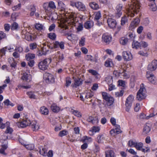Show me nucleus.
I'll return each instance as SVG.
<instances>
[{
  "instance_id": "37",
  "label": "nucleus",
  "mask_w": 157,
  "mask_h": 157,
  "mask_svg": "<svg viewBox=\"0 0 157 157\" xmlns=\"http://www.w3.org/2000/svg\"><path fill=\"white\" fill-rule=\"evenodd\" d=\"M34 93L32 91H28L26 94L29 96V98L31 99H36V96L34 94Z\"/></svg>"
},
{
  "instance_id": "55",
  "label": "nucleus",
  "mask_w": 157,
  "mask_h": 157,
  "mask_svg": "<svg viewBox=\"0 0 157 157\" xmlns=\"http://www.w3.org/2000/svg\"><path fill=\"white\" fill-rule=\"evenodd\" d=\"M97 140L98 143L102 142L104 140V137L103 135H99L97 137Z\"/></svg>"
},
{
  "instance_id": "12",
  "label": "nucleus",
  "mask_w": 157,
  "mask_h": 157,
  "mask_svg": "<svg viewBox=\"0 0 157 157\" xmlns=\"http://www.w3.org/2000/svg\"><path fill=\"white\" fill-rule=\"evenodd\" d=\"M107 22L108 26L111 29L115 28L117 25L116 21L114 19L112 18H109L107 19Z\"/></svg>"
},
{
  "instance_id": "54",
  "label": "nucleus",
  "mask_w": 157,
  "mask_h": 157,
  "mask_svg": "<svg viewBox=\"0 0 157 157\" xmlns=\"http://www.w3.org/2000/svg\"><path fill=\"white\" fill-rule=\"evenodd\" d=\"M124 91L121 90L120 92H117L115 93V95L116 97L122 96L124 94Z\"/></svg>"
},
{
  "instance_id": "52",
  "label": "nucleus",
  "mask_w": 157,
  "mask_h": 157,
  "mask_svg": "<svg viewBox=\"0 0 157 157\" xmlns=\"http://www.w3.org/2000/svg\"><path fill=\"white\" fill-rule=\"evenodd\" d=\"M43 7L45 9V12L47 13L50 12V11H49V7L48 6V4L47 3H45L43 4Z\"/></svg>"
},
{
  "instance_id": "2",
  "label": "nucleus",
  "mask_w": 157,
  "mask_h": 157,
  "mask_svg": "<svg viewBox=\"0 0 157 157\" xmlns=\"http://www.w3.org/2000/svg\"><path fill=\"white\" fill-rule=\"evenodd\" d=\"M66 18L65 20V22L63 21L61 22V24L59 25V26L61 28H63L65 25H67V24L71 23L74 25L75 22H77L78 20H77V13H71L69 14L68 16L66 15Z\"/></svg>"
},
{
  "instance_id": "17",
  "label": "nucleus",
  "mask_w": 157,
  "mask_h": 157,
  "mask_svg": "<svg viewBox=\"0 0 157 157\" xmlns=\"http://www.w3.org/2000/svg\"><path fill=\"white\" fill-rule=\"evenodd\" d=\"M121 132L120 126L116 125V128L111 130L110 132V134L112 136L119 134Z\"/></svg>"
},
{
  "instance_id": "51",
  "label": "nucleus",
  "mask_w": 157,
  "mask_h": 157,
  "mask_svg": "<svg viewBox=\"0 0 157 157\" xmlns=\"http://www.w3.org/2000/svg\"><path fill=\"white\" fill-rule=\"evenodd\" d=\"M144 153L150 151V148L148 147H143L140 150Z\"/></svg>"
},
{
  "instance_id": "47",
  "label": "nucleus",
  "mask_w": 157,
  "mask_h": 157,
  "mask_svg": "<svg viewBox=\"0 0 157 157\" xmlns=\"http://www.w3.org/2000/svg\"><path fill=\"white\" fill-rule=\"evenodd\" d=\"M102 95L103 98L105 100L108 99V98L111 96L109 94L105 92H102Z\"/></svg>"
},
{
  "instance_id": "61",
  "label": "nucleus",
  "mask_w": 157,
  "mask_h": 157,
  "mask_svg": "<svg viewBox=\"0 0 157 157\" xmlns=\"http://www.w3.org/2000/svg\"><path fill=\"white\" fill-rule=\"evenodd\" d=\"M3 119L0 117V128L3 129L5 127V124L3 123Z\"/></svg>"
},
{
  "instance_id": "20",
  "label": "nucleus",
  "mask_w": 157,
  "mask_h": 157,
  "mask_svg": "<svg viewBox=\"0 0 157 157\" xmlns=\"http://www.w3.org/2000/svg\"><path fill=\"white\" fill-rule=\"evenodd\" d=\"M100 129V128L99 127L93 126L91 130H89V134L90 136H93L95 133L98 132Z\"/></svg>"
},
{
  "instance_id": "3",
  "label": "nucleus",
  "mask_w": 157,
  "mask_h": 157,
  "mask_svg": "<svg viewBox=\"0 0 157 157\" xmlns=\"http://www.w3.org/2000/svg\"><path fill=\"white\" fill-rule=\"evenodd\" d=\"M146 89L143 84L140 85V88L137 93L136 98L139 101H141L146 97Z\"/></svg>"
},
{
  "instance_id": "36",
  "label": "nucleus",
  "mask_w": 157,
  "mask_h": 157,
  "mask_svg": "<svg viewBox=\"0 0 157 157\" xmlns=\"http://www.w3.org/2000/svg\"><path fill=\"white\" fill-rule=\"evenodd\" d=\"M132 46L133 48L136 49L140 48V42H138L137 41H134L132 44Z\"/></svg>"
},
{
  "instance_id": "21",
  "label": "nucleus",
  "mask_w": 157,
  "mask_h": 157,
  "mask_svg": "<svg viewBox=\"0 0 157 157\" xmlns=\"http://www.w3.org/2000/svg\"><path fill=\"white\" fill-rule=\"evenodd\" d=\"M30 126L33 131H36L39 128L38 123L35 121H32Z\"/></svg>"
},
{
  "instance_id": "35",
  "label": "nucleus",
  "mask_w": 157,
  "mask_h": 157,
  "mask_svg": "<svg viewBox=\"0 0 157 157\" xmlns=\"http://www.w3.org/2000/svg\"><path fill=\"white\" fill-rule=\"evenodd\" d=\"M105 65L107 67H112L113 65L112 59H108L105 62Z\"/></svg>"
},
{
  "instance_id": "27",
  "label": "nucleus",
  "mask_w": 157,
  "mask_h": 157,
  "mask_svg": "<svg viewBox=\"0 0 157 157\" xmlns=\"http://www.w3.org/2000/svg\"><path fill=\"white\" fill-rule=\"evenodd\" d=\"M105 101H106L107 106H109L113 104L114 100L113 98L111 96L108 98V99L106 100Z\"/></svg>"
},
{
  "instance_id": "46",
  "label": "nucleus",
  "mask_w": 157,
  "mask_h": 157,
  "mask_svg": "<svg viewBox=\"0 0 157 157\" xmlns=\"http://www.w3.org/2000/svg\"><path fill=\"white\" fill-rule=\"evenodd\" d=\"M71 78L69 77H67L66 79V86L68 87L71 85Z\"/></svg>"
},
{
  "instance_id": "14",
  "label": "nucleus",
  "mask_w": 157,
  "mask_h": 157,
  "mask_svg": "<svg viewBox=\"0 0 157 157\" xmlns=\"http://www.w3.org/2000/svg\"><path fill=\"white\" fill-rule=\"evenodd\" d=\"M31 123V122L29 119L26 118L25 117L23 121L19 123V124L21 127L24 128L30 125Z\"/></svg>"
},
{
  "instance_id": "41",
  "label": "nucleus",
  "mask_w": 157,
  "mask_h": 157,
  "mask_svg": "<svg viewBox=\"0 0 157 157\" xmlns=\"http://www.w3.org/2000/svg\"><path fill=\"white\" fill-rule=\"evenodd\" d=\"M48 4L49 11H50L51 9L54 10L56 8V6L55 3L53 2L50 1L49 2Z\"/></svg>"
},
{
  "instance_id": "16",
  "label": "nucleus",
  "mask_w": 157,
  "mask_h": 157,
  "mask_svg": "<svg viewBox=\"0 0 157 157\" xmlns=\"http://www.w3.org/2000/svg\"><path fill=\"white\" fill-rule=\"evenodd\" d=\"M21 79L27 82H30L32 81V76L29 74L25 72L23 74Z\"/></svg>"
},
{
  "instance_id": "4",
  "label": "nucleus",
  "mask_w": 157,
  "mask_h": 157,
  "mask_svg": "<svg viewBox=\"0 0 157 157\" xmlns=\"http://www.w3.org/2000/svg\"><path fill=\"white\" fill-rule=\"evenodd\" d=\"M70 5L73 7L75 6L79 11H84L86 9L85 5L80 2H74L73 1H71Z\"/></svg>"
},
{
  "instance_id": "1",
  "label": "nucleus",
  "mask_w": 157,
  "mask_h": 157,
  "mask_svg": "<svg viewBox=\"0 0 157 157\" xmlns=\"http://www.w3.org/2000/svg\"><path fill=\"white\" fill-rule=\"evenodd\" d=\"M140 7V4L139 1L136 0H132L128 10V15L132 17H133L134 16L133 13H137L139 11Z\"/></svg>"
},
{
  "instance_id": "43",
  "label": "nucleus",
  "mask_w": 157,
  "mask_h": 157,
  "mask_svg": "<svg viewBox=\"0 0 157 157\" xmlns=\"http://www.w3.org/2000/svg\"><path fill=\"white\" fill-rule=\"evenodd\" d=\"M36 29L39 30H43L44 27L43 25L40 23H36L35 26Z\"/></svg>"
},
{
  "instance_id": "31",
  "label": "nucleus",
  "mask_w": 157,
  "mask_h": 157,
  "mask_svg": "<svg viewBox=\"0 0 157 157\" xmlns=\"http://www.w3.org/2000/svg\"><path fill=\"white\" fill-rule=\"evenodd\" d=\"M58 8L61 11H64L65 10V6L64 4L61 1L58 2Z\"/></svg>"
},
{
  "instance_id": "8",
  "label": "nucleus",
  "mask_w": 157,
  "mask_h": 157,
  "mask_svg": "<svg viewBox=\"0 0 157 157\" xmlns=\"http://www.w3.org/2000/svg\"><path fill=\"white\" fill-rule=\"evenodd\" d=\"M112 39V37L111 35L107 33H106L103 34L101 40L103 42L108 44L111 41Z\"/></svg>"
},
{
  "instance_id": "44",
  "label": "nucleus",
  "mask_w": 157,
  "mask_h": 157,
  "mask_svg": "<svg viewBox=\"0 0 157 157\" xmlns=\"http://www.w3.org/2000/svg\"><path fill=\"white\" fill-rule=\"evenodd\" d=\"M94 20L98 21L101 17V13L100 11H98L95 13Z\"/></svg>"
},
{
  "instance_id": "11",
  "label": "nucleus",
  "mask_w": 157,
  "mask_h": 157,
  "mask_svg": "<svg viewBox=\"0 0 157 157\" xmlns=\"http://www.w3.org/2000/svg\"><path fill=\"white\" fill-rule=\"evenodd\" d=\"M157 68V60H154L149 64L147 67V69L151 71L155 70Z\"/></svg>"
},
{
  "instance_id": "48",
  "label": "nucleus",
  "mask_w": 157,
  "mask_h": 157,
  "mask_svg": "<svg viewBox=\"0 0 157 157\" xmlns=\"http://www.w3.org/2000/svg\"><path fill=\"white\" fill-rule=\"evenodd\" d=\"M3 103L6 106L10 105L11 106H13L14 105L8 99L5 100L3 102Z\"/></svg>"
},
{
  "instance_id": "34",
  "label": "nucleus",
  "mask_w": 157,
  "mask_h": 157,
  "mask_svg": "<svg viewBox=\"0 0 157 157\" xmlns=\"http://www.w3.org/2000/svg\"><path fill=\"white\" fill-rule=\"evenodd\" d=\"M7 145L6 144H2L1 146V147L0 149V153L5 155L6 154L5 152V151L7 148Z\"/></svg>"
},
{
  "instance_id": "42",
  "label": "nucleus",
  "mask_w": 157,
  "mask_h": 157,
  "mask_svg": "<svg viewBox=\"0 0 157 157\" xmlns=\"http://www.w3.org/2000/svg\"><path fill=\"white\" fill-rule=\"evenodd\" d=\"M82 140L83 142H90L92 141V139L90 137H88L86 136H85L82 138Z\"/></svg>"
},
{
  "instance_id": "19",
  "label": "nucleus",
  "mask_w": 157,
  "mask_h": 157,
  "mask_svg": "<svg viewBox=\"0 0 157 157\" xmlns=\"http://www.w3.org/2000/svg\"><path fill=\"white\" fill-rule=\"evenodd\" d=\"M87 121L94 124H97L99 121L97 117H93L92 116H89L87 119Z\"/></svg>"
},
{
  "instance_id": "24",
  "label": "nucleus",
  "mask_w": 157,
  "mask_h": 157,
  "mask_svg": "<svg viewBox=\"0 0 157 157\" xmlns=\"http://www.w3.org/2000/svg\"><path fill=\"white\" fill-rule=\"evenodd\" d=\"M89 6L92 9L94 10H97L100 8L98 4L95 2L90 3Z\"/></svg>"
},
{
  "instance_id": "26",
  "label": "nucleus",
  "mask_w": 157,
  "mask_h": 157,
  "mask_svg": "<svg viewBox=\"0 0 157 157\" xmlns=\"http://www.w3.org/2000/svg\"><path fill=\"white\" fill-rule=\"evenodd\" d=\"M40 111L41 114L44 115H48L49 113L48 109L45 106L41 107Z\"/></svg>"
},
{
  "instance_id": "15",
  "label": "nucleus",
  "mask_w": 157,
  "mask_h": 157,
  "mask_svg": "<svg viewBox=\"0 0 157 157\" xmlns=\"http://www.w3.org/2000/svg\"><path fill=\"white\" fill-rule=\"evenodd\" d=\"M122 56L125 61H129L132 59V56L131 53L129 52L124 51L122 53Z\"/></svg>"
},
{
  "instance_id": "60",
  "label": "nucleus",
  "mask_w": 157,
  "mask_h": 157,
  "mask_svg": "<svg viewBox=\"0 0 157 157\" xmlns=\"http://www.w3.org/2000/svg\"><path fill=\"white\" fill-rule=\"evenodd\" d=\"M21 7V4L20 3H19L16 6H14L13 7H12V9L13 11H16L17 10H19L20 9Z\"/></svg>"
},
{
  "instance_id": "29",
  "label": "nucleus",
  "mask_w": 157,
  "mask_h": 157,
  "mask_svg": "<svg viewBox=\"0 0 157 157\" xmlns=\"http://www.w3.org/2000/svg\"><path fill=\"white\" fill-rule=\"evenodd\" d=\"M35 58V55L33 54L28 53L25 55V58L27 61H29Z\"/></svg>"
},
{
  "instance_id": "25",
  "label": "nucleus",
  "mask_w": 157,
  "mask_h": 157,
  "mask_svg": "<svg viewBox=\"0 0 157 157\" xmlns=\"http://www.w3.org/2000/svg\"><path fill=\"white\" fill-rule=\"evenodd\" d=\"M128 22V17L126 15H124L121 17V25L122 26H124Z\"/></svg>"
},
{
  "instance_id": "45",
  "label": "nucleus",
  "mask_w": 157,
  "mask_h": 157,
  "mask_svg": "<svg viewBox=\"0 0 157 157\" xmlns=\"http://www.w3.org/2000/svg\"><path fill=\"white\" fill-rule=\"evenodd\" d=\"M94 95V93L90 91L87 92L85 96V98L88 99L91 98Z\"/></svg>"
},
{
  "instance_id": "10",
  "label": "nucleus",
  "mask_w": 157,
  "mask_h": 157,
  "mask_svg": "<svg viewBox=\"0 0 157 157\" xmlns=\"http://www.w3.org/2000/svg\"><path fill=\"white\" fill-rule=\"evenodd\" d=\"M146 77L151 83L154 84H157V79L152 74H150L147 72Z\"/></svg>"
},
{
  "instance_id": "23",
  "label": "nucleus",
  "mask_w": 157,
  "mask_h": 157,
  "mask_svg": "<svg viewBox=\"0 0 157 157\" xmlns=\"http://www.w3.org/2000/svg\"><path fill=\"white\" fill-rule=\"evenodd\" d=\"M94 25V23L92 21H88L85 22L84 26V27L86 29H89L92 28Z\"/></svg>"
},
{
  "instance_id": "62",
  "label": "nucleus",
  "mask_w": 157,
  "mask_h": 157,
  "mask_svg": "<svg viewBox=\"0 0 157 157\" xmlns=\"http://www.w3.org/2000/svg\"><path fill=\"white\" fill-rule=\"evenodd\" d=\"M15 47L14 45L11 44L8 47V49L9 50L10 52H12L15 50V48L14 49V48H15Z\"/></svg>"
},
{
  "instance_id": "28",
  "label": "nucleus",
  "mask_w": 157,
  "mask_h": 157,
  "mask_svg": "<svg viewBox=\"0 0 157 157\" xmlns=\"http://www.w3.org/2000/svg\"><path fill=\"white\" fill-rule=\"evenodd\" d=\"M51 108L52 111L55 113L58 112L60 110V108L55 103L53 104L51 106Z\"/></svg>"
},
{
  "instance_id": "53",
  "label": "nucleus",
  "mask_w": 157,
  "mask_h": 157,
  "mask_svg": "<svg viewBox=\"0 0 157 157\" xmlns=\"http://www.w3.org/2000/svg\"><path fill=\"white\" fill-rule=\"evenodd\" d=\"M68 132L67 131L63 130L61 131L59 134V136L60 137H63L67 135Z\"/></svg>"
},
{
  "instance_id": "56",
  "label": "nucleus",
  "mask_w": 157,
  "mask_h": 157,
  "mask_svg": "<svg viewBox=\"0 0 157 157\" xmlns=\"http://www.w3.org/2000/svg\"><path fill=\"white\" fill-rule=\"evenodd\" d=\"M148 46V43L145 41H142L140 42V48L141 47L145 48L147 47Z\"/></svg>"
},
{
  "instance_id": "5",
  "label": "nucleus",
  "mask_w": 157,
  "mask_h": 157,
  "mask_svg": "<svg viewBox=\"0 0 157 157\" xmlns=\"http://www.w3.org/2000/svg\"><path fill=\"white\" fill-rule=\"evenodd\" d=\"M51 59L50 58L46 59L39 63L38 66L40 69L45 70L47 69L48 64L51 63Z\"/></svg>"
},
{
  "instance_id": "7",
  "label": "nucleus",
  "mask_w": 157,
  "mask_h": 157,
  "mask_svg": "<svg viewBox=\"0 0 157 157\" xmlns=\"http://www.w3.org/2000/svg\"><path fill=\"white\" fill-rule=\"evenodd\" d=\"M44 78L47 83H53L55 82V78L53 75L49 73H45L44 75Z\"/></svg>"
},
{
  "instance_id": "18",
  "label": "nucleus",
  "mask_w": 157,
  "mask_h": 157,
  "mask_svg": "<svg viewBox=\"0 0 157 157\" xmlns=\"http://www.w3.org/2000/svg\"><path fill=\"white\" fill-rule=\"evenodd\" d=\"M64 42L63 41L59 42L56 41L53 43V45L54 48H60L61 49H63L64 48Z\"/></svg>"
},
{
  "instance_id": "58",
  "label": "nucleus",
  "mask_w": 157,
  "mask_h": 157,
  "mask_svg": "<svg viewBox=\"0 0 157 157\" xmlns=\"http://www.w3.org/2000/svg\"><path fill=\"white\" fill-rule=\"evenodd\" d=\"M40 154L43 156H45L47 155V151L44 148H42L41 149H40Z\"/></svg>"
},
{
  "instance_id": "30",
  "label": "nucleus",
  "mask_w": 157,
  "mask_h": 157,
  "mask_svg": "<svg viewBox=\"0 0 157 157\" xmlns=\"http://www.w3.org/2000/svg\"><path fill=\"white\" fill-rule=\"evenodd\" d=\"M82 84V80L79 78H76L75 80L74 85L75 87H77Z\"/></svg>"
},
{
  "instance_id": "63",
  "label": "nucleus",
  "mask_w": 157,
  "mask_h": 157,
  "mask_svg": "<svg viewBox=\"0 0 157 157\" xmlns=\"http://www.w3.org/2000/svg\"><path fill=\"white\" fill-rule=\"evenodd\" d=\"M85 38L84 37H82L79 42V45L80 46H83L84 45Z\"/></svg>"
},
{
  "instance_id": "9",
  "label": "nucleus",
  "mask_w": 157,
  "mask_h": 157,
  "mask_svg": "<svg viewBox=\"0 0 157 157\" xmlns=\"http://www.w3.org/2000/svg\"><path fill=\"white\" fill-rule=\"evenodd\" d=\"M122 8L123 5L122 4H119L117 6L115 15L116 18H118L121 16L122 14Z\"/></svg>"
},
{
  "instance_id": "13",
  "label": "nucleus",
  "mask_w": 157,
  "mask_h": 157,
  "mask_svg": "<svg viewBox=\"0 0 157 157\" xmlns=\"http://www.w3.org/2000/svg\"><path fill=\"white\" fill-rule=\"evenodd\" d=\"M140 22V20L138 18L134 19V20L132 21L129 27L130 30H133L139 24Z\"/></svg>"
},
{
  "instance_id": "38",
  "label": "nucleus",
  "mask_w": 157,
  "mask_h": 157,
  "mask_svg": "<svg viewBox=\"0 0 157 157\" xmlns=\"http://www.w3.org/2000/svg\"><path fill=\"white\" fill-rule=\"evenodd\" d=\"M135 147L137 150L140 151L142 147H143V144L141 142H136Z\"/></svg>"
},
{
  "instance_id": "33",
  "label": "nucleus",
  "mask_w": 157,
  "mask_h": 157,
  "mask_svg": "<svg viewBox=\"0 0 157 157\" xmlns=\"http://www.w3.org/2000/svg\"><path fill=\"white\" fill-rule=\"evenodd\" d=\"M120 44L122 45H125L127 44L128 42V39L125 37H122L119 40Z\"/></svg>"
},
{
  "instance_id": "6",
  "label": "nucleus",
  "mask_w": 157,
  "mask_h": 157,
  "mask_svg": "<svg viewBox=\"0 0 157 157\" xmlns=\"http://www.w3.org/2000/svg\"><path fill=\"white\" fill-rule=\"evenodd\" d=\"M134 97L132 94H130L127 98L125 105L126 106L125 110L128 112H129L132 105V104L134 100Z\"/></svg>"
},
{
  "instance_id": "64",
  "label": "nucleus",
  "mask_w": 157,
  "mask_h": 157,
  "mask_svg": "<svg viewBox=\"0 0 157 157\" xmlns=\"http://www.w3.org/2000/svg\"><path fill=\"white\" fill-rule=\"evenodd\" d=\"M25 147L29 150H32L34 148V145L33 144H30L27 145L25 146Z\"/></svg>"
},
{
  "instance_id": "49",
  "label": "nucleus",
  "mask_w": 157,
  "mask_h": 157,
  "mask_svg": "<svg viewBox=\"0 0 157 157\" xmlns=\"http://www.w3.org/2000/svg\"><path fill=\"white\" fill-rule=\"evenodd\" d=\"M136 142H134L132 140H129L128 143V146L130 147H135Z\"/></svg>"
},
{
  "instance_id": "32",
  "label": "nucleus",
  "mask_w": 157,
  "mask_h": 157,
  "mask_svg": "<svg viewBox=\"0 0 157 157\" xmlns=\"http://www.w3.org/2000/svg\"><path fill=\"white\" fill-rule=\"evenodd\" d=\"M71 112L75 116L77 117H82V114L78 110L72 109L71 110Z\"/></svg>"
},
{
  "instance_id": "39",
  "label": "nucleus",
  "mask_w": 157,
  "mask_h": 157,
  "mask_svg": "<svg viewBox=\"0 0 157 157\" xmlns=\"http://www.w3.org/2000/svg\"><path fill=\"white\" fill-rule=\"evenodd\" d=\"M106 157H114V153L112 150H108L105 152Z\"/></svg>"
},
{
  "instance_id": "50",
  "label": "nucleus",
  "mask_w": 157,
  "mask_h": 157,
  "mask_svg": "<svg viewBox=\"0 0 157 157\" xmlns=\"http://www.w3.org/2000/svg\"><path fill=\"white\" fill-rule=\"evenodd\" d=\"M18 27V24L16 22H14L11 25V29L12 30H15L17 29Z\"/></svg>"
},
{
  "instance_id": "57",
  "label": "nucleus",
  "mask_w": 157,
  "mask_h": 157,
  "mask_svg": "<svg viewBox=\"0 0 157 157\" xmlns=\"http://www.w3.org/2000/svg\"><path fill=\"white\" fill-rule=\"evenodd\" d=\"M48 37L52 40H55L56 37V34L54 33H50L48 34Z\"/></svg>"
},
{
  "instance_id": "59",
  "label": "nucleus",
  "mask_w": 157,
  "mask_h": 157,
  "mask_svg": "<svg viewBox=\"0 0 157 157\" xmlns=\"http://www.w3.org/2000/svg\"><path fill=\"white\" fill-rule=\"evenodd\" d=\"M30 48L31 50L37 48V45L36 43H31L29 45Z\"/></svg>"
},
{
  "instance_id": "22",
  "label": "nucleus",
  "mask_w": 157,
  "mask_h": 157,
  "mask_svg": "<svg viewBox=\"0 0 157 157\" xmlns=\"http://www.w3.org/2000/svg\"><path fill=\"white\" fill-rule=\"evenodd\" d=\"M151 130V127L150 124H146L144 127L143 129V134H147Z\"/></svg>"
},
{
  "instance_id": "40",
  "label": "nucleus",
  "mask_w": 157,
  "mask_h": 157,
  "mask_svg": "<svg viewBox=\"0 0 157 157\" xmlns=\"http://www.w3.org/2000/svg\"><path fill=\"white\" fill-rule=\"evenodd\" d=\"M121 74L123 76L124 79L128 78L130 76L128 73L126 71L124 70H123V72Z\"/></svg>"
}]
</instances>
